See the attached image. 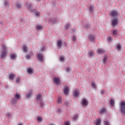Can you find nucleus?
I'll return each instance as SVG.
<instances>
[{
    "label": "nucleus",
    "mask_w": 125,
    "mask_h": 125,
    "mask_svg": "<svg viewBox=\"0 0 125 125\" xmlns=\"http://www.w3.org/2000/svg\"><path fill=\"white\" fill-rule=\"evenodd\" d=\"M25 6H26L28 10H29L30 11H31V12H33V11H34L35 15L37 17H38V16H40V12L37 11L36 10H33V6L32 5V4L30 3H29L28 2L25 3Z\"/></svg>",
    "instance_id": "obj_1"
},
{
    "label": "nucleus",
    "mask_w": 125,
    "mask_h": 125,
    "mask_svg": "<svg viewBox=\"0 0 125 125\" xmlns=\"http://www.w3.org/2000/svg\"><path fill=\"white\" fill-rule=\"evenodd\" d=\"M6 49H7L6 45L4 44H2V49L1 50L0 55V57L1 58V59H3V58L6 56V55L7 54V51H6Z\"/></svg>",
    "instance_id": "obj_2"
},
{
    "label": "nucleus",
    "mask_w": 125,
    "mask_h": 125,
    "mask_svg": "<svg viewBox=\"0 0 125 125\" xmlns=\"http://www.w3.org/2000/svg\"><path fill=\"white\" fill-rule=\"evenodd\" d=\"M38 103L40 104L41 107H43L44 106V103L42 99V94H38L37 95V98Z\"/></svg>",
    "instance_id": "obj_3"
},
{
    "label": "nucleus",
    "mask_w": 125,
    "mask_h": 125,
    "mask_svg": "<svg viewBox=\"0 0 125 125\" xmlns=\"http://www.w3.org/2000/svg\"><path fill=\"white\" fill-rule=\"evenodd\" d=\"M120 110L121 113L123 114V115H125V101L123 100L121 104H120Z\"/></svg>",
    "instance_id": "obj_4"
},
{
    "label": "nucleus",
    "mask_w": 125,
    "mask_h": 125,
    "mask_svg": "<svg viewBox=\"0 0 125 125\" xmlns=\"http://www.w3.org/2000/svg\"><path fill=\"white\" fill-rule=\"evenodd\" d=\"M109 15H110V16H112V17H113V18H115V17H116V18H118V16H119V12L115 10H112L111 12H110Z\"/></svg>",
    "instance_id": "obj_5"
},
{
    "label": "nucleus",
    "mask_w": 125,
    "mask_h": 125,
    "mask_svg": "<svg viewBox=\"0 0 125 125\" xmlns=\"http://www.w3.org/2000/svg\"><path fill=\"white\" fill-rule=\"evenodd\" d=\"M118 24H119V19L118 18H116L111 21V25L113 26V28H115Z\"/></svg>",
    "instance_id": "obj_6"
},
{
    "label": "nucleus",
    "mask_w": 125,
    "mask_h": 125,
    "mask_svg": "<svg viewBox=\"0 0 125 125\" xmlns=\"http://www.w3.org/2000/svg\"><path fill=\"white\" fill-rule=\"evenodd\" d=\"M37 57L40 62H43L44 59L42 54H37Z\"/></svg>",
    "instance_id": "obj_7"
},
{
    "label": "nucleus",
    "mask_w": 125,
    "mask_h": 125,
    "mask_svg": "<svg viewBox=\"0 0 125 125\" xmlns=\"http://www.w3.org/2000/svg\"><path fill=\"white\" fill-rule=\"evenodd\" d=\"M48 21L49 23H51V24H56L58 21H57V20L55 18H51V19H49Z\"/></svg>",
    "instance_id": "obj_8"
},
{
    "label": "nucleus",
    "mask_w": 125,
    "mask_h": 125,
    "mask_svg": "<svg viewBox=\"0 0 125 125\" xmlns=\"http://www.w3.org/2000/svg\"><path fill=\"white\" fill-rule=\"evenodd\" d=\"M88 105V101L86 100V99H83L82 100V105L83 107H87Z\"/></svg>",
    "instance_id": "obj_9"
},
{
    "label": "nucleus",
    "mask_w": 125,
    "mask_h": 125,
    "mask_svg": "<svg viewBox=\"0 0 125 125\" xmlns=\"http://www.w3.org/2000/svg\"><path fill=\"white\" fill-rule=\"evenodd\" d=\"M54 83L60 84V79L59 77H54Z\"/></svg>",
    "instance_id": "obj_10"
},
{
    "label": "nucleus",
    "mask_w": 125,
    "mask_h": 125,
    "mask_svg": "<svg viewBox=\"0 0 125 125\" xmlns=\"http://www.w3.org/2000/svg\"><path fill=\"white\" fill-rule=\"evenodd\" d=\"M99 113L101 114H105V113H107V109L105 107L102 108L99 111Z\"/></svg>",
    "instance_id": "obj_11"
},
{
    "label": "nucleus",
    "mask_w": 125,
    "mask_h": 125,
    "mask_svg": "<svg viewBox=\"0 0 125 125\" xmlns=\"http://www.w3.org/2000/svg\"><path fill=\"white\" fill-rule=\"evenodd\" d=\"M16 77V75L15 74L11 73L9 75V80H12L13 81L14 79H15V77Z\"/></svg>",
    "instance_id": "obj_12"
},
{
    "label": "nucleus",
    "mask_w": 125,
    "mask_h": 125,
    "mask_svg": "<svg viewBox=\"0 0 125 125\" xmlns=\"http://www.w3.org/2000/svg\"><path fill=\"white\" fill-rule=\"evenodd\" d=\"M64 93L65 95H67L68 94V91H69V86H64Z\"/></svg>",
    "instance_id": "obj_13"
},
{
    "label": "nucleus",
    "mask_w": 125,
    "mask_h": 125,
    "mask_svg": "<svg viewBox=\"0 0 125 125\" xmlns=\"http://www.w3.org/2000/svg\"><path fill=\"white\" fill-rule=\"evenodd\" d=\"M58 48H61V46L62 45V40H59L58 41V42L57 43Z\"/></svg>",
    "instance_id": "obj_14"
},
{
    "label": "nucleus",
    "mask_w": 125,
    "mask_h": 125,
    "mask_svg": "<svg viewBox=\"0 0 125 125\" xmlns=\"http://www.w3.org/2000/svg\"><path fill=\"white\" fill-rule=\"evenodd\" d=\"M37 121L39 123H42V121H43V118L40 116H38L37 117Z\"/></svg>",
    "instance_id": "obj_15"
},
{
    "label": "nucleus",
    "mask_w": 125,
    "mask_h": 125,
    "mask_svg": "<svg viewBox=\"0 0 125 125\" xmlns=\"http://www.w3.org/2000/svg\"><path fill=\"white\" fill-rule=\"evenodd\" d=\"M107 60H108V56H107V55H104L103 59V63L104 64H106V63H107Z\"/></svg>",
    "instance_id": "obj_16"
},
{
    "label": "nucleus",
    "mask_w": 125,
    "mask_h": 125,
    "mask_svg": "<svg viewBox=\"0 0 125 125\" xmlns=\"http://www.w3.org/2000/svg\"><path fill=\"white\" fill-rule=\"evenodd\" d=\"M101 125V119L97 118L96 120L95 125Z\"/></svg>",
    "instance_id": "obj_17"
},
{
    "label": "nucleus",
    "mask_w": 125,
    "mask_h": 125,
    "mask_svg": "<svg viewBox=\"0 0 125 125\" xmlns=\"http://www.w3.org/2000/svg\"><path fill=\"white\" fill-rule=\"evenodd\" d=\"M88 38L89 41H90L91 42H93L95 40V36L93 35H89Z\"/></svg>",
    "instance_id": "obj_18"
},
{
    "label": "nucleus",
    "mask_w": 125,
    "mask_h": 125,
    "mask_svg": "<svg viewBox=\"0 0 125 125\" xmlns=\"http://www.w3.org/2000/svg\"><path fill=\"white\" fill-rule=\"evenodd\" d=\"M32 91H33L30 90V92L26 94V98H30L32 96V95H33V92Z\"/></svg>",
    "instance_id": "obj_19"
},
{
    "label": "nucleus",
    "mask_w": 125,
    "mask_h": 125,
    "mask_svg": "<svg viewBox=\"0 0 125 125\" xmlns=\"http://www.w3.org/2000/svg\"><path fill=\"white\" fill-rule=\"evenodd\" d=\"M22 50L23 52H25L26 53H27V52H28V46H27V45H23Z\"/></svg>",
    "instance_id": "obj_20"
},
{
    "label": "nucleus",
    "mask_w": 125,
    "mask_h": 125,
    "mask_svg": "<svg viewBox=\"0 0 125 125\" xmlns=\"http://www.w3.org/2000/svg\"><path fill=\"white\" fill-rule=\"evenodd\" d=\"M98 52L99 54H103V53H105V50L103 49H98Z\"/></svg>",
    "instance_id": "obj_21"
},
{
    "label": "nucleus",
    "mask_w": 125,
    "mask_h": 125,
    "mask_svg": "<svg viewBox=\"0 0 125 125\" xmlns=\"http://www.w3.org/2000/svg\"><path fill=\"white\" fill-rule=\"evenodd\" d=\"M91 85L92 86V87L94 89H96V84L95 83V82H92L91 83Z\"/></svg>",
    "instance_id": "obj_22"
},
{
    "label": "nucleus",
    "mask_w": 125,
    "mask_h": 125,
    "mask_svg": "<svg viewBox=\"0 0 125 125\" xmlns=\"http://www.w3.org/2000/svg\"><path fill=\"white\" fill-rule=\"evenodd\" d=\"M94 8V6H93V5H91L89 6V10L91 14L92 13V12H93Z\"/></svg>",
    "instance_id": "obj_23"
},
{
    "label": "nucleus",
    "mask_w": 125,
    "mask_h": 125,
    "mask_svg": "<svg viewBox=\"0 0 125 125\" xmlns=\"http://www.w3.org/2000/svg\"><path fill=\"white\" fill-rule=\"evenodd\" d=\"M36 30H37V31H40V30H42V25H37L36 27Z\"/></svg>",
    "instance_id": "obj_24"
},
{
    "label": "nucleus",
    "mask_w": 125,
    "mask_h": 125,
    "mask_svg": "<svg viewBox=\"0 0 125 125\" xmlns=\"http://www.w3.org/2000/svg\"><path fill=\"white\" fill-rule=\"evenodd\" d=\"M61 103H62V97H59L58 99L57 104H61Z\"/></svg>",
    "instance_id": "obj_25"
},
{
    "label": "nucleus",
    "mask_w": 125,
    "mask_h": 125,
    "mask_svg": "<svg viewBox=\"0 0 125 125\" xmlns=\"http://www.w3.org/2000/svg\"><path fill=\"white\" fill-rule=\"evenodd\" d=\"M4 6L5 7H9V3L7 1L4 2Z\"/></svg>",
    "instance_id": "obj_26"
},
{
    "label": "nucleus",
    "mask_w": 125,
    "mask_h": 125,
    "mask_svg": "<svg viewBox=\"0 0 125 125\" xmlns=\"http://www.w3.org/2000/svg\"><path fill=\"white\" fill-rule=\"evenodd\" d=\"M112 35L113 36H117V35H118V30H117V29L112 30Z\"/></svg>",
    "instance_id": "obj_27"
},
{
    "label": "nucleus",
    "mask_w": 125,
    "mask_h": 125,
    "mask_svg": "<svg viewBox=\"0 0 125 125\" xmlns=\"http://www.w3.org/2000/svg\"><path fill=\"white\" fill-rule=\"evenodd\" d=\"M73 94H74V96H75V97H77V96H79V94H80V93L77 90H75L73 92Z\"/></svg>",
    "instance_id": "obj_28"
},
{
    "label": "nucleus",
    "mask_w": 125,
    "mask_h": 125,
    "mask_svg": "<svg viewBox=\"0 0 125 125\" xmlns=\"http://www.w3.org/2000/svg\"><path fill=\"white\" fill-rule=\"evenodd\" d=\"M27 72L29 74H33L34 73L33 69L31 68L28 69Z\"/></svg>",
    "instance_id": "obj_29"
},
{
    "label": "nucleus",
    "mask_w": 125,
    "mask_h": 125,
    "mask_svg": "<svg viewBox=\"0 0 125 125\" xmlns=\"http://www.w3.org/2000/svg\"><path fill=\"white\" fill-rule=\"evenodd\" d=\"M14 97L16 99V100H18V99H19L20 98V95H19V94H18V93H16Z\"/></svg>",
    "instance_id": "obj_30"
},
{
    "label": "nucleus",
    "mask_w": 125,
    "mask_h": 125,
    "mask_svg": "<svg viewBox=\"0 0 125 125\" xmlns=\"http://www.w3.org/2000/svg\"><path fill=\"white\" fill-rule=\"evenodd\" d=\"M88 54L90 57H92V56H94V53L92 51L89 52Z\"/></svg>",
    "instance_id": "obj_31"
},
{
    "label": "nucleus",
    "mask_w": 125,
    "mask_h": 125,
    "mask_svg": "<svg viewBox=\"0 0 125 125\" xmlns=\"http://www.w3.org/2000/svg\"><path fill=\"white\" fill-rule=\"evenodd\" d=\"M70 27H71V24H70L69 23H66L65 26V29L66 30H68V29H69V28H70Z\"/></svg>",
    "instance_id": "obj_32"
},
{
    "label": "nucleus",
    "mask_w": 125,
    "mask_h": 125,
    "mask_svg": "<svg viewBox=\"0 0 125 125\" xmlns=\"http://www.w3.org/2000/svg\"><path fill=\"white\" fill-rule=\"evenodd\" d=\"M16 57H17V56H16V54H12L11 55V59L15 60V59H16Z\"/></svg>",
    "instance_id": "obj_33"
},
{
    "label": "nucleus",
    "mask_w": 125,
    "mask_h": 125,
    "mask_svg": "<svg viewBox=\"0 0 125 125\" xmlns=\"http://www.w3.org/2000/svg\"><path fill=\"white\" fill-rule=\"evenodd\" d=\"M17 103V101L16 100V99H12L11 103H12L13 104H16Z\"/></svg>",
    "instance_id": "obj_34"
},
{
    "label": "nucleus",
    "mask_w": 125,
    "mask_h": 125,
    "mask_svg": "<svg viewBox=\"0 0 125 125\" xmlns=\"http://www.w3.org/2000/svg\"><path fill=\"white\" fill-rule=\"evenodd\" d=\"M78 119H79V115L76 114L73 117V120H74V121H76Z\"/></svg>",
    "instance_id": "obj_35"
},
{
    "label": "nucleus",
    "mask_w": 125,
    "mask_h": 125,
    "mask_svg": "<svg viewBox=\"0 0 125 125\" xmlns=\"http://www.w3.org/2000/svg\"><path fill=\"white\" fill-rule=\"evenodd\" d=\"M31 57H32V55H31V54H29L25 56L26 59H30Z\"/></svg>",
    "instance_id": "obj_36"
},
{
    "label": "nucleus",
    "mask_w": 125,
    "mask_h": 125,
    "mask_svg": "<svg viewBox=\"0 0 125 125\" xmlns=\"http://www.w3.org/2000/svg\"><path fill=\"white\" fill-rule=\"evenodd\" d=\"M21 80V78H20V77H18V78H16V82L17 83H20Z\"/></svg>",
    "instance_id": "obj_37"
},
{
    "label": "nucleus",
    "mask_w": 125,
    "mask_h": 125,
    "mask_svg": "<svg viewBox=\"0 0 125 125\" xmlns=\"http://www.w3.org/2000/svg\"><path fill=\"white\" fill-rule=\"evenodd\" d=\"M121 48H122V46H121V44H118L116 46V49L117 50H121Z\"/></svg>",
    "instance_id": "obj_38"
},
{
    "label": "nucleus",
    "mask_w": 125,
    "mask_h": 125,
    "mask_svg": "<svg viewBox=\"0 0 125 125\" xmlns=\"http://www.w3.org/2000/svg\"><path fill=\"white\" fill-rule=\"evenodd\" d=\"M110 105H111V106H114V105L115 104V102H114V101H113V100L111 99L110 101Z\"/></svg>",
    "instance_id": "obj_39"
},
{
    "label": "nucleus",
    "mask_w": 125,
    "mask_h": 125,
    "mask_svg": "<svg viewBox=\"0 0 125 125\" xmlns=\"http://www.w3.org/2000/svg\"><path fill=\"white\" fill-rule=\"evenodd\" d=\"M72 40L73 42H77V37H76L75 35H73L72 36Z\"/></svg>",
    "instance_id": "obj_40"
},
{
    "label": "nucleus",
    "mask_w": 125,
    "mask_h": 125,
    "mask_svg": "<svg viewBox=\"0 0 125 125\" xmlns=\"http://www.w3.org/2000/svg\"><path fill=\"white\" fill-rule=\"evenodd\" d=\"M16 5L17 8L19 9L21 7V4H20V3H17Z\"/></svg>",
    "instance_id": "obj_41"
},
{
    "label": "nucleus",
    "mask_w": 125,
    "mask_h": 125,
    "mask_svg": "<svg viewBox=\"0 0 125 125\" xmlns=\"http://www.w3.org/2000/svg\"><path fill=\"white\" fill-rule=\"evenodd\" d=\"M56 112L58 114H61V109L58 108L56 110Z\"/></svg>",
    "instance_id": "obj_42"
},
{
    "label": "nucleus",
    "mask_w": 125,
    "mask_h": 125,
    "mask_svg": "<svg viewBox=\"0 0 125 125\" xmlns=\"http://www.w3.org/2000/svg\"><path fill=\"white\" fill-rule=\"evenodd\" d=\"M112 40H113V38H112L111 37H107L108 42H111L112 41Z\"/></svg>",
    "instance_id": "obj_43"
},
{
    "label": "nucleus",
    "mask_w": 125,
    "mask_h": 125,
    "mask_svg": "<svg viewBox=\"0 0 125 125\" xmlns=\"http://www.w3.org/2000/svg\"><path fill=\"white\" fill-rule=\"evenodd\" d=\"M104 125H110L109 122H108L107 121H105L104 122Z\"/></svg>",
    "instance_id": "obj_44"
},
{
    "label": "nucleus",
    "mask_w": 125,
    "mask_h": 125,
    "mask_svg": "<svg viewBox=\"0 0 125 125\" xmlns=\"http://www.w3.org/2000/svg\"><path fill=\"white\" fill-rule=\"evenodd\" d=\"M100 92H101V94H104V93L105 92V90H104V89L101 90L100 91Z\"/></svg>",
    "instance_id": "obj_45"
},
{
    "label": "nucleus",
    "mask_w": 125,
    "mask_h": 125,
    "mask_svg": "<svg viewBox=\"0 0 125 125\" xmlns=\"http://www.w3.org/2000/svg\"><path fill=\"white\" fill-rule=\"evenodd\" d=\"M64 125H71V124H70V122H65V123H64Z\"/></svg>",
    "instance_id": "obj_46"
},
{
    "label": "nucleus",
    "mask_w": 125,
    "mask_h": 125,
    "mask_svg": "<svg viewBox=\"0 0 125 125\" xmlns=\"http://www.w3.org/2000/svg\"><path fill=\"white\" fill-rule=\"evenodd\" d=\"M71 71V68L70 67H67L66 68V72H70Z\"/></svg>",
    "instance_id": "obj_47"
},
{
    "label": "nucleus",
    "mask_w": 125,
    "mask_h": 125,
    "mask_svg": "<svg viewBox=\"0 0 125 125\" xmlns=\"http://www.w3.org/2000/svg\"><path fill=\"white\" fill-rule=\"evenodd\" d=\"M85 28H89V27H90V25L86 24L85 25Z\"/></svg>",
    "instance_id": "obj_48"
},
{
    "label": "nucleus",
    "mask_w": 125,
    "mask_h": 125,
    "mask_svg": "<svg viewBox=\"0 0 125 125\" xmlns=\"http://www.w3.org/2000/svg\"><path fill=\"white\" fill-rule=\"evenodd\" d=\"M7 117H8V118H9V117H10L11 116V113H8L6 115Z\"/></svg>",
    "instance_id": "obj_49"
},
{
    "label": "nucleus",
    "mask_w": 125,
    "mask_h": 125,
    "mask_svg": "<svg viewBox=\"0 0 125 125\" xmlns=\"http://www.w3.org/2000/svg\"><path fill=\"white\" fill-rule=\"evenodd\" d=\"M45 47H44V46H43L42 47V48L41 49V51H44V49H45Z\"/></svg>",
    "instance_id": "obj_50"
},
{
    "label": "nucleus",
    "mask_w": 125,
    "mask_h": 125,
    "mask_svg": "<svg viewBox=\"0 0 125 125\" xmlns=\"http://www.w3.org/2000/svg\"><path fill=\"white\" fill-rule=\"evenodd\" d=\"M65 104L66 106H70V105H71V104L70 103H69L68 102L65 103Z\"/></svg>",
    "instance_id": "obj_51"
},
{
    "label": "nucleus",
    "mask_w": 125,
    "mask_h": 125,
    "mask_svg": "<svg viewBox=\"0 0 125 125\" xmlns=\"http://www.w3.org/2000/svg\"><path fill=\"white\" fill-rule=\"evenodd\" d=\"M60 60H61V61H63V60H64V57H61Z\"/></svg>",
    "instance_id": "obj_52"
},
{
    "label": "nucleus",
    "mask_w": 125,
    "mask_h": 125,
    "mask_svg": "<svg viewBox=\"0 0 125 125\" xmlns=\"http://www.w3.org/2000/svg\"><path fill=\"white\" fill-rule=\"evenodd\" d=\"M72 32H76V28H74L73 29H71Z\"/></svg>",
    "instance_id": "obj_53"
},
{
    "label": "nucleus",
    "mask_w": 125,
    "mask_h": 125,
    "mask_svg": "<svg viewBox=\"0 0 125 125\" xmlns=\"http://www.w3.org/2000/svg\"><path fill=\"white\" fill-rule=\"evenodd\" d=\"M21 21H23V19H21Z\"/></svg>",
    "instance_id": "obj_54"
},
{
    "label": "nucleus",
    "mask_w": 125,
    "mask_h": 125,
    "mask_svg": "<svg viewBox=\"0 0 125 125\" xmlns=\"http://www.w3.org/2000/svg\"><path fill=\"white\" fill-rule=\"evenodd\" d=\"M82 23H83V25H84V24L83 23V22H82Z\"/></svg>",
    "instance_id": "obj_55"
}]
</instances>
